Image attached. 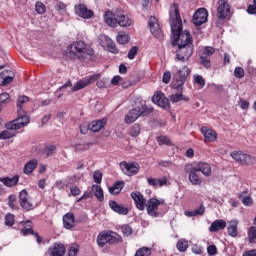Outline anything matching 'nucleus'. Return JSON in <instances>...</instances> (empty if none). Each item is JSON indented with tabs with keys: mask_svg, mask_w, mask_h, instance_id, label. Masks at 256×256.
Segmentation results:
<instances>
[{
	"mask_svg": "<svg viewBox=\"0 0 256 256\" xmlns=\"http://www.w3.org/2000/svg\"><path fill=\"white\" fill-rule=\"evenodd\" d=\"M63 224L65 229H73L75 227V215L67 213L63 216Z\"/></svg>",
	"mask_w": 256,
	"mask_h": 256,
	"instance_id": "bb28decb",
	"label": "nucleus"
},
{
	"mask_svg": "<svg viewBox=\"0 0 256 256\" xmlns=\"http://www.w3.org/2000/svg\"><path fill=\"white\" fill-rule=\"evenodd\" d=\"M148 25L154 37H156L157 39H161L163 37V31L161 30V26L159 25V20H157L155 16H150Z\"/></svg>",
	"mask_w": 256,
	"mask_h": 256,
	"instance_id": "dca6fc26",
	"label": "nucleus"
},
{
	"mask_svg": "<svg viewBox=\"0 0 256 256\" xmlns=\"http://www.w3.org/2000/svg\"><path fill=\"white\" fill-rule=\"evenodd\" d=\"M200 63L203 65V67H206V69H209L211 67V60L208 56L200 54Z\"/></svg>",
	"mask_w": 256,
	"mask_h": 256,
	"instance_id": "a18cd8bd",
	"label": "nucleus"
},
{
	"mask_svg": "<svg viewBox=\"0 0 256 256\" xmlns=\"http://www.w3.org/2000/svg\"><path fill=\"white\" fill-rule=\"evenodd\" d=\"M97 79H99V74H93L87 78L76 82L75 85L72 87L73 93H75V91H81V89H85V87L91 85V83H95Z\"/></svg>",
	"mask_w": 256,
	"mask_h": 256,
	"instance_id": "2eb2a0df",
	"label": "nucleus"
},
{
	"mask_svg": "<svg viewBox=\"0 0 256 256\" xmlns=\"http://www.w3.org/2000/svg\"><path fill=\"white\" fill-rule=\"evenodd\" d=\"M107 50L110 53H113L114 55H117V53H119V49H117L115 42H113L111 40L107 43Z\"/></svg>",
	"mask_w": 256,
	"mask_h": 256,
	"instance_id": "49530a36",
	"label": "nucleus"
},
{
	"mask_svg": "<svg viewBox=\"0 0 256 256\" xmlns=\"http://www.w3.org/2000/svg\"><path fill=\"white\" fill-rule=\"evenodd\" d=\"M56 187L57 189H65L67 187V183L63 180L56 181Z\"/></svg>",
	"mask_w": 256,
	"mask_h": 256,
	"instance_id": "338daca9",
	"label": "nucleus"
},
{
	"mask_svg": "<svg viewBox=\"0 0 256 256\" xmlns=\"http://www.w3.org/2000/svg\"><path fill=\"white\" fill-rule=\"evenodd\" d=\"M201 133L205 139V143H213V141L217 139V132H215L213 129L207 128L206 126L201 128Z\"/></svg>",
	"mask_w": 256,
	"mask_h": 256,
	"instance_id": "412c9836",
	"label": "nucleus"
},
{
	"mask_svg": "<svg viewBox=\"0 0 256 256\" xmlns=\"http://www.w3.org/2000/svg\"><path fill=\"white\" fill-rule=\"evenodd\" d=\"M37 159H32L30 161H28L23 168V173L25 175H31L33 173V171H35V169H37Z\"/></svg>",
	"mask_w": 256,
	"mask_h": 256,
	"instance_id": "cd10ccee",
	"label": "nucleus"
},
{
	"mask_svg": "<svg viewBox=\"0 0 256 256\" xmlns=\"http://www.w3.org/2000/svg\"><path fill=\"white\" fill-rule=\"evenodd\" d=\"M19 203L20 207L25 209V211H31L34 208L33 203H31V197L29 196V193H27V190H22L19 193Z\"/></svg>",
	"mask_w": 256,
	"mask_h": 256,
	"instance_id": "f3484780",
	"label": "nucleus"
},
{
	"mask_svg": "<svg viewBox=\"0 0 256 256\" xmlns=\"http://www.w3.org/2000/svg\"><path fill=\"white\" fill-rule=\"evenodd\" d=\"M79 253V245L73 244L70 246L69 251H68V256H77Z\"/></svg>",
	"mask_w": 256,
	"mask_h": 256,
	"instance_id": "603ef678",
	"label": "nucleus"
},
{
	"mask_svg": "<svg viewBox=\"0 0 256 256\" xmlns=\"http://www.w3.org/2000/svg\"><path fill=\"white\" fill-rule=\"evenodd\" d=\"M109 207L114 211V213H118V215H127L129 213V209L127 207L117 203L115 200L109 201Z\"/></svg>",
	"mask_w": 256,
	"mask_h": 256,
	"instance_id": "4be33fe9",
	"label": "nucleus"
},
{
	"mask_svg": "<svg viewBox=\"0 0 256 256\" xmlns=\"http://www.w3.org/2000/svg\"><path fill=\"white\" fill-rule=\"evenodd\" d=\"M178 251H180L181 253H185V251H187L188 247H189V242H187V240H179L177 242L176 245Z\"/></svg>",
	"mask_w": 256,
	"mask_h": 256,
	"instance_id": "e433bc0d",
	"label": "nucleus"
},
{
	"mask_svg": "<svg viewBox=\"0 0 256 256\" xmlns=\"http://www.w3.org/2000/svg\"><path fill=\"white\" fill-rule=\"evenodd\" d=\"M238 198L242 201L245 207H251V205H253V198L247 194V191L240 193Z\"/></svg>",
	"mask_w": 256,
	"mask_h": 256,
	"instance_id": "2f4dec72",
	"label": "nucleus"
},
{
	"mask_svg": "<svg viewBox=\"0 0 256 256\" xmlns=\"http://www.w3.org/2000/svg\"><path fill=\"white\" fill-rule=\"evenodd\" d=\"M147 183L150 185V187L157 188L159 187L158 179L157 178H147Z\"/></svg>",
	"mask_w": 256,
	"mask_h": 256,
	"instance_id": "bf43d9fd",
	"label": "nucleus"
},
{
	"mask_svg": "<svg viewBox=\"0 0 256 256\" xmlns=\"http://www.w3.org/2000/svg\"><path fill=\"white\" fill-rule=\"evenodd\" d=\"M234 76L236 79H243V77H245V70L242 67H236L234 70Z\"/></svg>",
	"mask_w": 256,
	"mask_h": 256,
	"instance_id": "09e8293b",
	"label": "nucleus"
},
{
	"mask_svg": "<svg viewBox=\"0 0 256 256\" xmlns=\"http://www.w3.org/2000/svg\"><path fill=\"white\" fill-rule=\"evenodd\" d=\"M171 81V72H164L162 82L166 85Z\"/></svg>",
	"mask_w": 256,
	"mask_h": 256,
	"instance_id": "e2e57ef3",
	"label": "nucleus"
},
{
	"mask_svg": "<svg viewBox=\"0 0 256 256\" xmlns=\"http://www.w3.org/2000/svg\"><path fill=\"white\" fill-rule=\"evenodd\" d=\"M104 21L109 27H117V25L120 27H131L133 25V20L120 12L113 13L112 11H106Z\"/></svg>",
	"mask_w": 256,
	"mask_h": 256,
	"instance_id": "20e7f679",
	"label": "nucleus"
},
{
	"mask_svg": "<svg viewBox=\"0 0 256 256\" xmlns=\"http://www.w3.org/2000/svg\"><path fill=\"white\" fill-rule=\"evenodd\" d=\"M120 169L127 177H133L139 173L140 166L137 162L127 163L123 161L120 163Z\"/></svg>",
	"mask_w": 256,
	"mask_h": 256,
	"instance_id": "f8f14e48",
	"label": "nucleus"
},
{
	"mask_svg": "<svg viewBox=\"0 0 256 256\" xmlns=\"http://www.w3.org/2000/svg\"><path fill=\"white\" fill-rule=\"evenodd\" d=\"M68 57L79 59L80 61H95V51L83 41H75L68 46Z\"/></svg>",
	"mask_w": 256,
	"mask_h": 256,
	"instance_id": "7ed1b4c3",
	"label": "nucleus"
},
{
	"mask_svg": "<svg viewBox=\"0 0 256 256\" xmlns=\"http://www.w3.org/2000/svg\"><path fill=\"white\" fill-rule=\"evenodd\" d=\"M190 75L191 70L187 66H183L181 69L173 74L171 87L172 89H174V91H176V93L170 96L171 103H179V101H189V97L183 95V85H185Z\"/></svg>",
	"mask_w": 256,
	"mask_h": 256,
	"instance_id": "f03ea898",
	"label": "nucleus"
},
{
	"mask_svg": "<svg viewBox=\"0 0 256 256\" xmlns=\"http://www.w3.org/2000/svg\"><path fill=\"white\" fill-rule=\"evenodd\" d=\"M237 225H238V222L235 220H231L229 222L227 231H228V235H230V237H237V235H238Z\"/></svg>",
	"mask_w": 256,
	"mask_h": 256,
	"instance_id": "473e14b6",
	"label": "nucleus"
},
{
	"mask_svg": "<svg viewBox=\"0 0 256 256\" xmlns=\"http://www.w3.org/2000/svg\"><path fill=\"white\" fill-rule=\"evenodd\" d=\"M12 131L13 129L6 128V130L0 133V139H11L15 137V132H12Z\"/></svg>",
	"mask_w": 256,
	"mask_h": 256,
	"instance_id": "4c0bfd02",
	"label": "nucleus"
},
{
	"mask_svg": "<svg viewBox=\"0 0 256 256\" xmlns=\"http://www.w3.org/2000/svg\"><path fill=\"white\" fill-rule=\"evenodd\" d=\"M48 254L50 256H64L65 255V245L55 243L52 247L48 249Z\"/></svg>",
	"mask_w": 256,
	"mask_h": 256,
	"instance_id": "b1692460",
	"label": "nucleus"
},
{
	"mask_svg": "<svg viewBox=\"0 0 256 256\" xmlns=\"http://www.w3.org/2000/svg\"><path fill=\"white\" fill-rule=\"evenodd\" d=\"M194 83L196 85H199L201 88L205 87V78L199 74L194 75Z\"/></svg>",
	"mask_w": 256,
	"mask_h": 256,
	"instance_id": "de8ad7c7",
	"label": "nucleus"
},
{
	"mask_svg": "<svg viewBox=\"0 0 256 256\" xmlns=\"http://www.w3.org/2000/svg\"><path fill=\"white\" fill-rule=\"evenodd\" d=\"M76 15L82 17V19H91L94 13L93 10H89L85 4H77L74 7Z\"/></svg>",
	"mask_w": 256,
	"mask_h": 256,
	"instance_id": "a211bd4d",
	"label": "nucleus"
},
{
	"mask_svg": "<svg viewBox=\"0 0 256 256\" xmlns=\"http://www.w3.org/2000/svg\"><path fill=\"white\" fill-rule=\"evenodd\" d=\"M25 103H29V97L25 95L19 96L17 99V111H23V105H25Z\"/></svg>",
	"mask_w": 256,
	"mask_h": 256,
	"instance_id": "c9c22d12",
	"label": "nucleus"
},
{
	"mask_svg": "<svg viewBox=\"0 0 256 256\" xmlns=\"http://www.w3.org/2000/svg\"><path fill=\"white\" fill-rule=\"evenodd\" d=\"M93 179L97 184H101V181H103V173H101V171H95Z\"/></svg>",
	"mask_w": 256,
	"mask_h": 256,
	"instance_id": "5fc2aeb1",
	"label": "nucleus"
},
{
	"mask_svg": "<svg viewBox=\"0 0 256 256\" xmlns=\"http://www.w3.org/2000/svg\"><path fill=\"white\" fill-rule=\"evenodd\" d=\"M20 225H27L29 228H23L20 230V233L24 236L27 237V235H34L35 231L31 228L33 227V222L31 220H26L20 222Z\"/></svg>",
	"mask_w": 256,
	"mask_h": 256,
	"instance_id": "c756f323",
	"label": "nucleus"
},
{
	"mask_svg": "<svg viewBox=\"0 0 256 256\" xmlns=\"http://www.w3.org/2000/svg\"><path fill=\"white\" fill-rule=\"evenodd\" d=\"M152 103L158 105V107H161L162 109H165V111H169V109H171L169 99L163 94V92H156L152 96Z\"/></svg>",
	"mask_w": 256,
	"mask_h": 256,
	"instance_id": "ddd939ff",
	"label": "nucleus"
},
{
	"mask_svg": "<svg viewBox=\"0 0 256 256\" xmlns=\"http://www.w3.org/2000/svg\"><path fill=\"white\" fill-rule=\"evenodd\" d=\"M209 17V12L207 11L206 8H200L198 9L194 15H193V24L195 27H201L203 23H207V19Z\"/></svg>",
	"mask_w": 256,
	"mask_h": 256,
	"instance_id": "4468645a",
	"label": "nucleus"
},
{
	"mask_svg": "<svg viewBox=\"0 0 256 256\" xmlns=\"http://www.w3.org/2000/svg\"><path fill=\"white\" fill-rule=\"evenodd\" d=\"M121 232L123 233L124 237H129L133 235V228H131L129 224H124L121 226Z\"/></svg>",
	"mask_w": 256,
	"mask_h": 256,
	"instance_id": "79ce46f5",
	"label": "nucleus"
},
{
	"mask_svg": "<svg viewBox=\"0 0 256 256\" xmlns=\"http://www.w3.org/2000/svg\"><path fill=\"white\" fill-rule=\"evenodd\" d=\"M117 41L120 45H127L129 43V35L122 32L117 36Z\"/></svg>",
	"mask_w": 256,
	"mask_h": 256,
	"instance_id": "a19ab883",
	"label": "nucleus"
},
{
	"mask_svg": "<svg viewBox=\"0 0 256 256\" xmlns=\"http://www.w3.org/2000/svg\"><path fill=\"white\" fill-rule=\"evenodd\" d=\"M150 113H153V107L147 106V105H141L137 106L133 109H131L125 116L124 121L127 125H131V123H135L138 118L150 115Z\"/></svg>",
	"mask_w": 256,
	"mask_h": 256,
	"instance_id": "39448f33",
	"label": "nucleus"
},
{
	"mask_svg": "<svg viewBox=\"0 0 256 256\" xmlns=\"http://www.w3.org/2000/svg\"><path fill=\"white\" fill-rule=\"evenodd\" d=\"M8 103H11V96L9 95V93L5 92V93L0 94V111Z\"/></svg>",
	"mask_w": 256,
	"mask_h": 256,
	"instance_id": "f704fd0d",
	"label": "nucleus"
},
{
	"mask_svg": "<svg viewBox=\"0 0 256 256\" xmlns=\"http://www.w3.org/2000/svg\"><path fill=\"white\" fill-rule=\"evenodd\" d=\"M168 180L166 176H163L158 179V187H164V185H167Z\"/></svg>",
	"mask_w": 256,
	"mask_h": 256,
	"instance_id": "69168bd1",
	"label": "nucleus"
},
{
	"mask_svg": "<svg viewBox=\"0 0 256 256\" xmlns=\"http://www.w3.org/2000/svg\"><path fill=\"white\" fill-rule=\"evenodd\" d=\"M105 125H107V119L105 118L94 120L88 125V129L91 130L92 133H98V131H101Z\"/></svg>",
	"mask_w": 256,
	"mask_h": 256,
	"instance_id": "5701e85b",
	"label": "nucleus"
},
{
	"mask_svg": "<svg viewBox=\"0 0 256 256\" xmlns=\"http://www.w3.org/2000/svg\"><path fill=\"white\" fill-rule=\"evenodd\" d=\"M194 211V216L197 217V215H205V208L203 205H200L199 208L193 210Z\"/></svg>",
	"mask_w": 256,
	"mask_h": 256,
	"instance_id": "0e129e2a",
	"label": "nucleus"
},
{
	"mask_svg": "<svg viewBox=\"0 0 256 256\" xmlns=\"http://www.w3.org/2000/svg\"><path fill=\"white\" fill-rule=\"evenodd\" d=\"M92 191H94V195L98 199V201H104L105 195L103 193V188H101V186L94 184L92 186Z\"/></svg>",
	"mask_w": 256,
	"mask_h": 256,
	"instance_id": "72a5a7b5",
	"label": "nucleus"
},
{
	"mask_svg": "<svg viewBox=\"0 0 256 256\" xmlns=\"http://www.w3.org/2000/svg\"><path fill=\"white\" fill-rule=\"evenodd\" d=\"M194 169L199 173H202L204 177H211V165L207 162H199L194 166Z\"/></svg>",
	"mask_w": 256,
	"mask_h": 256,
	"instance_id": "aec40b11",
	"label": "nucleus"
},
{
	"mask_svg": "<svg viewBox=\"0 0 256 256\" xmlns=\"http://www.w3.org/2000/svg\"><path fill=\"white\" fill-rule=\"evenodd\" d=\"M225 227H227V222H225V220L218 219L211 223L209 231L211 233H217V231H221L225 229Z\"/></svg>",
	"mask_w": 256,
	"mask_h": 256,
	"instance_id": "a878e982",
	"label": "nucleus"
},
{
	"mask_svg": "<svg viewBox=\"0 0 256 256\" xmlns=\"http://www.w3.org/2000/svg\"><path fill=\"white\" fill-rule=\"evenodd\" d=\"M55 151H57V148L55 146H48L44 150V153H45V155H47V157H51V156L55 155Z\"/></svg>",
	"mask_w": 256,
	"mask_h": 256,
	"instance_id": "6e6d98bb",
	"label": "nucleus"
},
{
	"mask_svg": "<svg viewBox=\"0 0 256 256\" xmlns=\"http://www.w3.org/2000/svg\"><path fill=\"white\" fill-rule=\"evenodd\" d=\"M217 5V17L220 21H225L231 13V5L228 0H218Z\"/></svg>",
	"mask_w": 256,
	"mask_h": 256,
	"instance_id": "9b49d317",
	"label": "nucleus"
},
{
	"mask_svg": "<svg viewBox=\"0 0 256 256\" xmlns=\"http://www.w3.org/2000/svg\"><path fill=\"white\" fill-rule=\"evenodd\" d=\"M207 253L209 256H215L217 255V246L215 245H209L207 247Z\"/></svg>",
	"mask_w": 256,
	"mask_h": 256,
	"instance_id": "13d9d810",
	"label": "nucleus"
},
{
	"mask_svg": "<svg viewBox=\"0 0 256 256\" xmlns=\"http://www.w3.org/2000/svg\"><path fill=\"white\" fill-rule=\"evenodd\" d=\"M15 79V72H10V76L7 75V72L0 73V86L7 87V85H11L13 80Z\"/></svg>",
	"mask_w": 256,
	"mask_h": 256,
	"instance_id": "393cba45",
	"label": "nucleus"
},
{
	"mask_svg": "<svg viewBox=\"0 0 256 256\" xmlns=\"http://www.w3.org/2000/svg\"><path fill=\"white\" fill-rule=\"evenodd\" d=\"M170 26L172 32V46L177 47L175 60L180 63H187L193 55V37L189 31H183V20L179 13V4L174 3L169 11Z\"/></svg>",
	"mask_w": 256,
	"mask_h": 256,
	"instance_id": "f257e3e1",
	"label": "nucleus"
},
{
	"mask_svg": "<svg viewBox=\"0 0 256 256\" xmlns=\"http://www.w3.org/2000/svg\"><path fill=\"white\" fill-rule=\"evenodd\" d=\"M5 225L6 227H13V225H15V215L11 213L6 214Z\"/></svg>",
	"mask_w": 256,
	"mask_h": 256,
	"instance_id": "37998d69",
	"label": "nucleus"
},
{
	"mask_svg": "<svg viewBox=\"0 0 256 256\" xmlns=\"http://www.w3.org/2000/svg\"><path fill=\"white\" fill-rule=\"evenodd\" d=\"M164 199L150 198L146 204V211L150 217H159V205H164Z\"/></svg>",
	"mask_w": 256,
	"mask_h": 256,
	"instance_id": "6e6552de",
	"label": "nucleus"
},
{
	"mask_svg": "<svg viewBox=\"0 0 256 256\" xmlns=\"http://www.w3.org/2000/svg\"><path fill=\"white\" fill-rule=\"evenodd\" d=\"M249 243H256V227L251 226L248 231Z\"/></svg>",
	"mask_w": 256,
	"mask_h": 256,
	"instance_id": "ea45409f",
	"label": "nucleus"
},
{
	"mask_svg": "<svg viewBox=\"0 0 256 256\" xmlns=\"http://www.w3.org/2000/svg\"><path fill=\"white\" fill-rule=\"evenodd\" d=\"M70 193L73 195V197H77L78 195H81V189L77 186H73L70 188Z\"/></svg>",
	"mask_w": 256,
	"mask_h": 256,
	"instance_id": "680f3d73",
	"label": "nucleus"
},
{
	"mask_svg": "<svg viewBox=\"0 0 256 256\" xmlns=\"http://www.w3.org/2000/svg\"><path fill=\"white\" fill-rule=\"evenodd\" d=\"M0 183H3L6 187H15L19 183V175H15L12 178L2 177L0 178Z\"/></svg>",
	"mask_w": 256,
	"mask_h": 256,
	"instance_id": "c85d7f7f",
	"label": "nucleus"
},
{
	"mask_svg": "<svg viewBox=\"0 0 256 256\" xmlns=\"http://www.w3.org/2000/svg\"><path fill=\"white\" fill-rule=\"evenodd\" d=\"M123 187H125L124 181H116L112 187H109V193L111 195H119L123 191Z\"/></svg>",
	"mask_w": 256,
	"mask_h": 256,
	"instance_id": "7c9ffc66",
	"label": "nucleus"
},
{
	"mask_svg": "<svg viewBox=\"0 0 256 256\" xmlns=\"http://www.w3.org/2000/svg\"><path fill=\"white\" fill-rule=\"evenodd\" d=\"M156 141L159 145H171V140L166 136H159L156 138Z\"/></svg>",
	"mask_w": 256,
	"mask_h": 256,
	"instance_id": "8fccbe9b",
	"label": "nucleus"
},
{
	"mask_svg": "<svg viewBox=\"0 0 256 256\" xmlns=\"http://www.w3.org/2000/svg\"><path fill=\"white\" fill-rule=\"evenodd\" d=\"M192 252L195 253V255H201V253H203V247L200 245L195 244L192 247Z\"/></svg>",
	"mask_w": 256,
	"mask_h": 256,
	"instance_id": "052dcab7",
	"label": "nucleus"
},
{
	"mask_svg": "<svg viewBox=\"0 0 256 256\" xmlns=\"http://www.w3.org/2000/svg\"><path fill=\"white\" fill-rule=\"evenodd\" d=\"M138 51L139 48L137 46H133L128 52V59H135V56L137 55Z\"/></svg>",
	"mask_w": 256,
	"mask_h": 256,
	"instance_id": "4d7b16f0",
	"label": "nucleus"
},
{
	"mask_svg": "<svg viewBox=\"0 0 256 256\" xmlns=\"http://www.w3.org/2000/svg\"><path fill=\"white\" fill-rule=\"evenodd\" d=\"M45 4H43L42 2H36L35 5V11L36 13H38L39 15H43V13H45Z\"/></svg>",
	"mask_w": 256,
	"mask_h": 256,
	"instance_id": "3c124183",
	"label": "nucleus"
},
{
	"mask_svg": "<svg viewBox=\"0 0 256 256\" xmlns=\"http://www.w3.org/2000/svg\"><path fill=\"white\" fill-rule=\"evenodd\" d=\"M131 197L136 205V209L139 211H145V204L147 203V200H145V197L141 192L136 191L131 193Z\"/></svg>",
	"mask_w": 256,
	"mask_h": 256,
	"instance_id": "6ab92c4d",
	"label": "nucleus"
},
{
	"mask_svg": "<svg viewBox=\"0 0 256 256\" xmlns=\"http://www.w3.org/2000/svg\"><path fill=\"white\" fill-rule=\"evenodd\" d=\"M18 117L11 121L10 123H7L5 125L6 129H12V130H19L23 129V127H27L31 121V117L27 115V112L25 110H17Z\"/></svg>",
	"mask_w": 256,
	"mask_h": 256,
	"instance_id": "423d86ee",
	"label": "nucleus"
},
{
	"mask_svg": "<svg viewBox=\"0 0 256 256\" xmlns=\"http://www.w3.org/2000/svg\"><path fill=\"white\" fill-rule=\"evenodd\" d=\"M134 256H151V248L142 247L136 251Z\"/></svg>",
	"mask_w": 256,
	"mask_h": 256,
	"instance_id": "58836bf2",
	"label": "nucleus"
},
{
	"mask_svg": "<svg viewBox=\"0 0 256 256\" xmlns=\"http://www.w3.org/2000/svg\"><path fill=\"white\" fill-rule=\"evenodd\" d=\"M242 256H256V249L246 251Z\"/></svg>",
	"mask_w": 256,
	"mask_h": 256,
	"instance_id": "774afa93",
	"label": "nucleus"
},
{
	"mask_svg": "<svg viewBox=\"0 0 256 256\" xmlns=\"http://www.w3.org/2000/svg\"><path fill=\"white\" fill-rule=\"evenodd\" d=\"M213 53H215V48H213L211 46H207V47H205L204 51L202 53H200V55H204L206 57H211V55H213Z\"/></svg>",
	"mask_w": 256,
	"mask_h": 256,
	"instance_id": "864d4df0",
	"label": "nucleus"
},
{
	"mask_svg": "<svg viewBox=\"0 0 256 256\" xmlns=\"http://www.w3.org/2000/svg\"><path fill=\"white\" fill-rule=\"evenodd\" d=\"M139 133H141V126L139 124H134L129 132L131 137H138Z\"/></svg>",
	"mask_w": 256,
	"mask_h": 256,
	"instance_id": "c03bdc74",
	"label": "nucleus"
},
{
	"mask_svg": "<svg viewBox=\"0 0 256 256\" xmlns=\"http://www.w3.org/2000/svg\"><path fill=\"white\" fill-rule=\"evenodd\" d=\"M231 157L241 165H255L256 163V158L254 156L245 154L241 151L232 152Z\"/></svg>",
	"mask_w": 256,
	"mask_h": 256,
	"instance_id": "1a4fd4ad",
	"label": "nucleus"
},
{
	"mask_svg": "<svg viewBox=\"0 0 256 256\" xmlns=\"http://www.w3.org/2000/svg\"><path fill=\"white\" fill-rule=\"evenodd\" d=\"M185 174L188 175V181L191 185H201L203 183V179L197 174V169L193 164H188L184 168Z\"/></svg>",
	"mask_w": 256,
	"mask_h": 256,
	"instance_id": "9d476101",
	"label": "nucleus"
},
{
	"mask_svg": "<svg viewBox=\"0 0 256 256\" xmlns=\"http://www.w3.org/2000/svg\"><path fill=\"white\" fill-rule=\"evenodd\" d=\"M121 241H123V238L116 232H101L97 236V245L99 247H104L107 243L109 245H115V243H121Z\"/></svg>",
	"mask_w": 256,
	"mask_h": 256,
	"instance_id": "0eeeda50",
	"label": "nucleus"
}]
</instances>
